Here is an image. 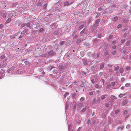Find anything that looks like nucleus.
<instances>
[{"instance_id":"43","label":"nucleus","mask_w":131,"mask_h":131,"mask_svg":"<svg viewBox=\"0 0 131 131\" xmlns=\"http://www.w3.org/2000/svg\"><path fill=\"white\" fill-rule=\"evenodd\" d=\"M101 37V34H99L98 35V37L99 38H100Z\"/></svg>"},{"instance_id":"41","label":"nucleus","mask_w":131,"mask_h":131,"mask_svg":"<svg viewBox=\"0 0 131 131\" xmlns=\"http://www.w3.org/2000/svg\"><path fill=\"white\" fill-rule=\"evenodd\" d=\"M87 123L89 125V124H90L91 123V122L89 120L88 121Z\"/></svg>"},{"instance_id":"37","label":"nucleus","mask_w":131,"mask_h":131,"mask_svg":"<svg viewBox=\"0 0 131 131\" xmlns=\"http://www.w3.org/2000/svg\"><path fill=\"white\" fill-rule=\"evenodd\" d=\"M113 37V35H111L109 37V38L110 39H111Z\"/></svg>"},{"instance_id":"50","label":"nucleus","mask_w":131,"mask_h":131,"mask_svg":"<svg viewBox=\"0 0 131 131\" xmlns=\"http://www.w3.org/2000/svg\"><path fill=\"white\" fill-rule=\"evenodd\" d=\"M103 73L102 72H100V75H103Z\"/></svg>"},{"instance_id":"14","label":"nucleus","mask_w":131,"mask_h":131,"mask_svg":"<svg viewBox=\"0 0 131 131\" xmlns=\"http://www.w3.org/2000/svg\"><path fill=\"white\" fill-rule=\"evenodd\" d=\"M122 27V25L121 24H119L117 26V27L119 29Z\"/></svg>"},{"instance_id":"6","label":"nucleus","mask_w":131,"mask_h":131,"mask_svg":"<svg viewBox=\"0 0 131 131\" xmlns=\"http://www.w3.org/2000/svg\"><path fill=\"white\" fill-rule=\"evenodd\" d=\"M11 21V19L10 18H9L6 21V22L7 23H9Z\"/></svg>"},{"instance_id":"57","label":"nucleus","mask_w":131,"mask_h":131,"mask_svg":"<svg viewBox=\"0 0 131 131\" xmlns=\"http://www.w3.org/2000/svg\"><path fill=\"white\" fill-rule=\"evenodd\" d=\"M3 77H0V79H1Z\"/></svg>"},{"instance_id":"59","label":"nucleus","mask_w":131,"mask_h":131,"mask_svg":"<svg viewBox=\"0 0 131 131\" xmlns=\"http://www.w3.org/2000/svg\"><path fill=\"white\" fill-rule=\"evenodd\" d=\"M124 89V88H123V87H122V88H121V89Z\"/></svg>"},{"instance_id":"40","label":"nucleus","mask_w":131,"mask_h":131,"mask_svg":"<svg viewBox=\"0 0 131 131\" xmlns=\"http://www.w3.org/2000/svg\"><path fill=\"white\" fill-rule=\"evenodd\" d=\"M91 82H92L93 83H94V82H95V81H94V79H92L91 80Z\"/></svg>"},{"instance_id":"52","label":"nucleus","mask_w":131,"mask_h":131,"mask_svg":"<svg viewBox=\"0 0 131 131\" xmlns=\"http://www.w3.org/2000/svg\"><path fill=\"white\" fill-rule=\"evenodd\" d=\"M98 9V10H102V8H99Z\"/></svg>"},{"instance_id":"4","label":"nucleus","mask_w":131,"mask_h":131,"mask_svg":"<svg viewBox=\"0 0 131 131\" xmlns=\"http://www.w3.org/2000/svg\"><path fill=\"white\" fill-rule=\"evenodd\" d=\"M118 19V18L117 17H115L113 19V20L115 21H116Z\"/></svg>"},{"instance_id":"25","label":"nucleus","mask_w":131,"mask_h":131,"mask_svg":"<svg viewBox=\"0 0 131 131\" xmlns=\"http://www.w3.org/2000/svg\"><path fill=\"white\" fill-rule=\"evenodd\" d=\"M80 100L82 101H83L84 100V98L83 97H81L80 99Z\"/></svg>"},{"instance_id":"39","label":"nucleus","mask_w":131,"mask_h":131,"mask_svg":"<svg viewBox=\"0 0 131 131\" xmlns=\"http://www.w3.org/2000/svg\"><path fill=\"white\" fill-rule=\"evenodd\" d=\"M30 25V24L29 23H28L27 24V26L29 27Z\"/></svg>"},{"instance_id":"16","label":"nucleus","mask_w":131,"mask_h":131,"mask_svg":"<svg viewBox=\"0 0 131 131\" xmlns=\"http://www.w3.org/2000/svg\"><path fill=\"white\" fill-rule=\"evenodd\" d=\"M83 63L84 64L87 65L88 64L87 62L86 61H83Z\"/></svg>"},{"instance_id":"26","label":"nucleus","mask_w":131,"mask_h":131,"mask_svg":"<svg viewBox=\"0 0 131 131\" xmlns=\"http://www.w3.org/2000/svg\"><path fill=\"white\" fill-rule=\"evenodd\" d=\"M130 125H128L126 126V128H129L130 127Z\"/></svg>"},{"instance_id":"18","label":"nucleus","mask_w":131,"mask_h":131,"mask_svg":"<svg viewBox=\"0 0 131 131\" xmlns=\"http://www.w3.org/2000/svg\"><path fill=\"white\" fill-rule=\"evenodd\" d=\"M111 87V86L110 84H108L107 85V88L108 89H109Z\"/></svg>"},{"instance_id":"30","label":"nucleus","mask_w":131,"mask_h":131,"mask_svg":"<svg viewBox=\"0 0 131 131\" xmlns=\"http://www.w3.org/2000/svg\"><path fill=\"white\" fill-rule=\"evenodd\" d=\"M111 96L114 99H116V97L113 95H112Z\"/></svg>"},{"instance_id":"8","label":"nucleus","mask_w":131,"mask_h":131,"mask_svg":"<svg viewBox=\"0 0 131 131\" xmlns=\"http://www.w3.org/2000/svg\"><path fill=\"white\" fill-rule=\"evenodd\" d=\"M130 69V66H127L126 67V70L127 71H128Z\"/></svg>"},{"instance_id":"62","label":"nucleus","mask_w":131,"mask_h":131,"mask_svg":"<svg viewBox=\"0 0 131 131\" xmlns=\"http://www.w3.org/2000/svg\"><path fill=\"white\" fill-rule=\"evenodd\" d=\"M78 123H79V122H80V121H78Z\"/></svg>"},{"instance_id":"5","label":"nucleus","mask_w":131,"mask_h":131,"mask_svg":"<svg viewBox=\"0 0 131 131\" xmlns=\"http://www.w3.org/2000/svg\"><path fill=\"white\" fill-rule=\"evenodd\" d=\"M106 96L103 95L101 96V98L102 100H103L104 99H105V98H106Z\"/></svg>"},{"instance_id":"13","label":"nucleus","mask_w":131,"mask_h":131,"mask_svg":"<svg viewBox=\"0 0 131 131\" xmlns=\"http://www.w3.org/2000/svg\"><path fill=\"white\" fill-rule=\"evenodd\" d=\"M53 73L54 74H56L57 73V71L56 70H53Z\"/></svg>"},{"instance_id":"63","label":"nucleus","mask_w":131,"mask_h":131,"mask_svg":"<svg viewBox=\"0 0 131 131\" xmlns=\"http://www.w3.org/2000/svg\"><path fill=\"white\" fill-rule=\"evenodd\" d=\"M73 52H74V50H73Z\"/></svg>"},{"instance_id":"27","label":"nucleus","mask_w":131,"mask_h":131,"mask_svg":"<svg viewBox=\"0 0 131 131\" xmlns=\"http://www.w3.org/2000/svg\"><path fill=\"white\" fill-rule=\"evenodd\" d=\"M125 85L126 87H127L129 86L130 85V84H128V83H127L125 84Z\"/></svg>"},{"instance_id":"1","label":"nucleus","mask_w":131,"mask_h":131,"mask_svg":"<svg viewBox=\"0 0 131 131\" xmlns=\"http://www.w3.org/2000/svg\"><path fill=\"white\" fill-rule=\"evenodd\" d=\"M48 54L51 56H53L54 55V52L53 50H51L48 52Z\"/></svg>"},{"instance_id":"38","label":"nucleus","mask_w":131,"mask_h":131,"mask_svg":"<svg viewBox=\"0 0 131 131\" xmlns=\"http://www.w3.org/2000/svg\"><path fill=\"white\" fill-rule=\"evenodd\" d=\"M105 106L106 107H108L109 106V105L107 103H106Z\"/></svg>"},{"instance_id":"35","label":"nucleus","mask_w":131,"mask_h":131,"mask_svg":"<svg viewBox=\"0 0 131 131\" xmlns=\"http://www.w3.org/2000/svg\"><path fill=\"white\" fill-rule=\"evenodd\" d=\"M99 86V85L97 84H96V85H95V87L96 88H98Z\"/></svg>"},{"instance_id":"34","label":"nucleus","mask_w":131,"mask_h":131,"mask_svg":"<svg viewBox=\"0 0 131 131\" xmlns=\"http://www.w3.org/2000/svg\"><path fill=\"white\" fill-rule=\"evenodd\" d=\"M116 45H114L112 47V48L113 49H115L116 48Z\"/></svg>"},{"instance_id":"23","label":"nucleus","mask_w":131,"mask_h":131,"mask_svg":"<svg viewBox=\"0 0 131 131\" xmlns=\"http://www.w3.org/2000/svg\"><path fill=\"white\" fill-rule=\"evenodd\" d=\"M86 111V108H84L82 110V111L83 112H84Z\"/></svg>"},{"instance_id":"28","label":"nucleus","mask_w":131,"mask_h":131,"mask_svg":"<svg viewBox=\"0 0 131 131\" xmlns=\"http://www.w3.org/2000/svg\"><path fill=\"white\" fill-rule=\"evenodd\" d=\"M4 25H0V28H2L3 27Z\"/></svg>"},{"instance_id":"20","label":"nucleus","mask_w":131,"mask_h":131,"mask_svg":"<svg viewBox=\"0 0 131 131\" xmlns=\"http://www.w3.org/2000/svg\"><path fill=\"white\" fill-rule=\"evenodd\" d=\"M47 4H45L43 6V8L45 9L46 8L47 6Z\"/></svg>"},{"instance_id":"22","label":"nucleus","mask_w":131,"mask_h":131,"mask_svg":"<svg viewBox=\"0 0 131 131\" xmlns=\"http://www.w3.org/2000/svg\"><path fill=\"white\" fill-rule=\"evenodd\" d=\"M6 13H4L3 14V16L4 17H5L6 16Z\"/></svg>"},{"instance_id":"24","label":"nucleus","mask_w":131,"mask_h":131,"mask_svg":"<svg viewBox=\"0 0 131 131\" xmlns=\"http://www.w3.org/2000/svg\"><path fill=\"white\" fill-rule=\"evenodd\" d=\"M7 65V64L6 63H5V64H4L3 65H2L1 67H5Z\"/></svg>"},{"instance_id":"33","label":"nucleus","mask_w":131,"mask_h":131,"mask_svg":"<svg viewBox=\"0 0 131 131\" xmlns=\"http://www.w3.org/2000/svg\"><path fill=\"white\" fill-rule=\"evenodd\" d=\"M127 110H125V111H124V114H127Z\"/></svg>"},{"instance_id":"21","label":"nucleus","mask_w":131,"mask_h":131,"mask_svg":"<svg viewBox=\"0 0 131 131\" xmlns=\"http://www.w3.org/2000/svg\"><path fill=\"white\" fill-rule=\"evenodd\" d=\"M115 82H113L111 83V85L112 86H113L115 85Z\"/></svg>"},{"instance_id":"46","label":"nucleus","mask_w":131,"mask_h":131,"mask_svg":"<svg viewBox=\"0 0 131 131\" xmlns=\"http://www.w3.org/2000/svg\"><path fill=\"white\" fill-rule=\"evenodd\" d=\"M80 40H78L77 41V43H79L80 42Z\"/></svg>"},{"instance_id":"44","label":"nucleus","mask_w":131,"mask_h":131,"mask_svg":"<svg viewBox=\"0 0 131 131\" xmlns=\"http://www.w3.org/2000/svg\"><path fill=\"white\" fill-rule=\"evenodd\" d=\"M72 125L71 124H70L69 126V128H71L72 127Z\"/></svg>"},{"instance_id":"58","label":"nucleus","mask_w":131,"mask_h":131,"mask_svg":"<svg viewBox=\"0 0 131 131\" xmlns=\"http://www.w3.org/2000/svg\"><path fill=\"white\" fill-rule=\"evenodd\" d=\"M2 14V13L0 12V15H1Z\"/></svg>"},{"instance_id":"61","label":"nucleus","mask_w":131,"mask_h":131,"mask_svg":"<svg viewBox=\"0 0 131 131\" xmlns=\"http://www.w3.org/2000/svg\"><path fill=\"white\" fill-rule=\"evenodd\" d=\"M130 98H131V94L130 95Z\"/></svg>"},{"instance_id":"56","label":"nucleus","mask_w":131,"mask_h":131,"mask_svg":"<svg viewBox=\"0 0 131 131\" xmlns=\"http://www.w3.org/2000/svg\"><path fill=\"white\" fill-rule=\"evenodd\" d=\"M129 12L130 13H131V8L129 10Z\"/></svg>"},{"instance_id":"3","label":"nucleus","mask_w":131,"mask_h":131,"mask_svg":"<svg viewBox=\"0 0 131 131\" xmlns=\"http://www.w3.org/2000/svg\"><path fill=\"white\" fill-rule=\"evenodd\" d=\"M127 103V101L126 100H124L123 102V104L124 105H125Z\"/></svg>"},{"instance_id":"15","label":"nucleus","mask_w":131,"mask_h":131,"mask_svg":"<svg viewBox=\"0 0 131 131\" xmlns=\"http://www.w3.org/2000/svg\"><path fill=\"white\" fill-rule=\"evenodd\" d=\"M119 67L118 66H117V67H116L115 68L114 70L115 71L119 69Z\"/></svg>"},{"instance_id":"60","label":"nucleus","mask_w":131,"mask_h":131,"mask_svg":"<svg viewBox=\"0 0 131 131\" xmlns=\"http://www.w3.org/2000/svg\"><path fill=\"white\" fill-rule=\"evenodd\" d=\"M14 37H13V38H12V37L11 36H10V38H14Z\"/></svg>"},{"instance_id":"29","label":"nucleus","mask_w":131,"mask_h":131,"mask_svg":"<svg viewBox=\"0 0 131 131\" xmlns=\"http://www.w3.org/2000/svg\"><path fill=\"white\" fill-rule=\"evenodd\" d=\"M119 111L118 110H117L115 111V113L116 114H117L118 113H119Z\"/></svg>"},{"instance_id":"53","label":"nucleus","mask_w":131,"mask_h":131,"mask_svg":"<svg viewBox=\"0 0 131 131\" xmlns=\"http://www.w3.org/2000/svg\"><path fill=\"white\" fill-rule=\"evenodd\" d=\"M108 66L110 67H111L112 66V65L110 64H108Z\"/></svg>"},{"instance_id":"51","label":"nucleus","mask_w":131,"mask_h":131,"mask_svg":"<svg viewBox=\"0 0 131 131\" xmlns=\"http://www.w3.org/2000/svg\"><path fill=\"white\" fill-rule=\"evenodd\" d=\"M23 36H20L19 37V39H20L21 38H22V37Z\"/></svg>"},{"instance_id":"32","label":"nucleus","mask_w":131,"mask_h":131,"mask_svg":"<svg viewBox=\"0 0 131 131\" xmlns=\"http://www.w3.org/2000/svg\"><path fill=\"white\" fill-rule=\"evenodd\" d=\"M14 66H12L11 68L10 69V70H12L13 69H14Z\"/></svg>"},{"instance_id":"9","label":"nucleus","mask_w":131,"mask_h":131,"mask_svg":"<svg viewBox=\"0 0 131 131\" xmlns=\"http://www.w3.org/2000/svg\"><path fill=\"white\" fill-rule=\"evenodd\" d=\"M27 31V30H24V31H23L22 32H21V34L22 35H24V34L26 33V32Z\"/></svg>"},{"instance_id":"54","label":"nucleus","mask_w":131,"mask_h":131,"mask_svg":"<svg viewBox=\"0 0 131 131\" xmlns=\"http://www.w3.org/2000/svg\"><path fill=\"white\" fill-rule=\"evenodd\" d=\"M112 71V69H109V71H110H110H111H111Z\"/></svg>"},{"instance_id":"45","label":"nucleus","mask_w":131,"mask_h":131,"mask_svg":"<svg viewBox=\"0 0 131 131\" xmlns=\"http://www.w3.org/2000/svg\"><path fill=\"white\" fill-rule=\"evenodd\" d=\"M108 54V52H105L104 54L105 55H106Z\"/></svg>"},{"instance_id":"11","label":"nucleus","mask_w":131,"mask_h":131,"mask_svg":"<svg viewBox=\"0 0 131 131\" xmlns=\"http://www.w3.org/2000/svg\"><path fill=\"white\" fill-rule=\"evenodd\" d=\"M100 22V20L99 19H97L96 20L95 23L96 24H98Z\"/></svg>"},{"instance_id":"7","label":"nucleus","mask_w":131,"mask_h":131,"mask_svg":"<svg viewBox=\"0 0 131 131\" xmlns=\"http://www.w3.org/2000/svg\"><path fill=\"white\" fill-rule=\"evenodd\" d=\"M124 71L123 68H121L119 69V72L121 73H122Z\"/></svg>"},{"instance_id":"49","label":"nucleus","mask_w":131,"mask_h":131,"mask_svg":"<svg viewBox=\"0 0 131 131\" xmlns=\"http://www.w3.org/2000/svg\"><path fill=\"white\" fill-rule=\"evenodd\" d=\"M81 129V127H79V128L78 129V131L80 130V129Z\"/></svg>"},{"instance_id":"64","label":"nucleus","mask_w":131,"mask_h":131,"mask_svg":"<svg viewBox=\"0 0 131 131\" xmlns=\"http://www.w3.org/2000/svg\"><path fill=\"white\" fill-rule=\"evenodd\" d=\"M1 66V64L0 63V67Z\"/></svg>"},{"instance_id":"36","label":"nucleus","mask_w":131,"mask_h":131,"mask_svg":"<svg viewBox=\"0 0 131 131\" xmlns=\"http://www.w3.org/2000/svg\"><path fill=\"white\" fill-rule=\"evenodd\" d=\"M69 94V93L68 92H66V93L64 95V96L65 97H66V96L67 95H68Z\"/></svg>"},{"instance_id":"42","label":"nucleus","mask_w":131,"mask_h":131,"mask_svg":"<svg viewBox=\"0 0 131 131\" xmlns=\"http://www.w3.org/2000/svg\"><path fill=\"white\" fill-rule=\"evenodd\" d=\"M129 41H128L126 43V44L127 46H128L129 44Z\"/></svg>"},{"instance_id":"55","label":"nucleus","mask_w":131,"mask_h":131,"mask_svg":"<svg viewBox=\"0 0 131 131\" xmlns=\"http://www.w3.org/2000/svg\"><path fill=\"white\" fill-rule=\"evenodd\" d=\"M115 41H113L112 43H115Z\"/></svg>"},{"instance_id":"2","label":"nucleus","mask_w":131,"mask_h":131,"mask_svg":"<svg viewBox=\"0 0 131 131\" xmlns=\"http://www.w3.org/2000/svg\"><path fill=\"white\" fill-rule=\"evenodd\" d=\"M80 54L81 57H83L84 55V51H81Z\"/></svg>"},{"instance_id":"17","label":"nucleus","mask_w":131,"mask_h":131,"mask_svg":"<svg viewBox=\"0 0 131 131\" xmlns=\"http://www.w3.org/2000/svg\"><path fill=\"white\" fill-rule=\"evenodd\" d=\"M124 95V94H121L119 95V97H122Z\"/></svg>"},{"instance_id":"12","label":"nucleus","mask_w":131,"mask_h":131,"mask_svg":"<svg viewBox=\"0 0 131 131\" xmlns=\"http://www.w3.org/2000/svg\"><path fill=\"white\" fill-rule=\"evenodd\" d=\"M104 67V65L103 64H101L100 66V69H102Z\"/></svg>"},{"instance_id":"48","label":"nucleus","mask_w":131,"mask_h":131,"mask_svg":"<svg viewBox=\"0 0 131 131\" xmlns=\"http://www.w3.org/2000/svg\"><path fill=\"white\" fill-rule=\"evenodd\" d=\"M93 93L92 92H90L89 93V95H93Z\"/></svg>"},{"instance_id":"47","label":"nucleus","mask_w":131,"mask_h":131,"mask_svg":"<svg viewBox=\"0 0 131 131\" xmlns=\"http://www.w3.org/2000/svg\"><path fill=\"white\" fill-rule=\"evenodd\" d=\"M25 25L24 24H23L21 25V26L22 27H23L25 26Z\"/></svg>"},{"instance_id":"19","label":"nucleus","mask_w":131,"mask_h":131,"mask_svg":"<svg viewBox=\"0 0 131 131\" xmlns=\"http://www.w3.org/2000/svg\"><path fill=\"white\" fill-rule=\"evenodd\" d=\"M69 5V2H66L64 4V5L65 6H66V5Z\"/></svg>"},{"instance_id":"10","label":"nucleus","mask_w":131,"mask_h":131,"mask_svg":"<svg viewBox=\"0 0 131 131\" xmlns=\"http://www.w3.org/2000/svg\"><path fill=\"white\" fill-rule=\"evenodd\" d=\"M39 31L40 32H43L44 31V29L42 28H41L39 30Z\"/></svg>"},{"instance_id":"31","label":"nucleus","mask_w":131,"mask_h":131,"mask_svg":"<svg viewBox=\"0 0 131 131\" xmlns=\"http://www.w3.org/2000/svg\"><path fill=\"white\" fill-rule=\"evenodd\" d=\"M64 43V41H62L60 42V44L61 45H62Z\"/></svg>"}]
</instances>
